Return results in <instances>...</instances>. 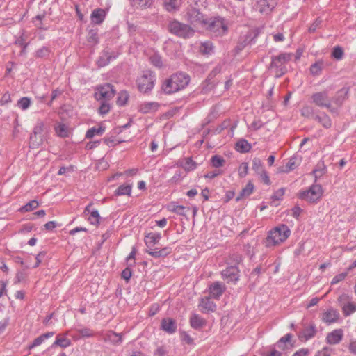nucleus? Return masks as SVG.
I'll use <instances>...</instances> for the list:
<instances>
[{
    "label": "nucleus",
    "instance_id": "nucleus-1",
    "mask_svg": "<svg viewBox=\"0 0 356 356\" xmlns=\"http://www.w3.org/2000/svg\"><path fill=\"white\" fill-rule=\"evenodd\" d=\"M190 76L184 72H177L165 79L161 85L162 91L171 95L185 89L190 83Z\"/></svg>",
    "mask_w": 356,
    "mask_h": 356
},
{
    "label": "nucleus",
    "instance_id": "nucleus-2",
    "mask_svg": "<svg viewBox=\"0 0 356 356\" xmlns=\"http://www.w3.org/2000/svg\"><path fill=\"white\" fill-rule=\"evenodd\" d=\"M291 234V230L286 225H280L271 229L266 239L267 247L279 245L285 241Z\"/></svg>",
    "mask_w": 356,
    "mask_h": 356
},
{
    "label": "nucleus",
    "instance_id": "nucleus-3",
    "mask_svg": "<svg viewBox=\"0 0 356 356\" xmlns=\"http://www.w3.org/2000/svg\"><path fill=\"white\" fill-rule=\"evenodd\" d=\"M311 102L318 107L327 108L332 113H337V108L331 103V97L327 90L314 93L311 96Z\"/></svg>",
    "mask_w": 356,
    "mask_h": 356
},
{
    "label": "nucleus",
    "instance_id": "nucleus-4",
    "mask_svg": "<svg viewBox=\"0 0 356 356\" xmlns=\"http://www.w3.org/2000/svg\"><path fill=\"white\" fill-rule=\"evenodd\" d=\"M168 30L172 33L179 38H188L194 34V30L187 24L177 20H172L168 24Z\"/></svg>",
    "mask_w": 356,
    "mask_h": 356
},
{
    "label": "nucleus",
    "instance_id": "nucleus-5",
    "mask_svg": "<svg viewBox=\"0 0 356 356\" xmlns=\"http://www.w3.org/2000/svg\"><path fill=\"white\" fill-rule=\"evenodd\" d=\"M229 22L220 17H213L208 23V30L215 36H221L227 33Z\"/></svg>",
    "mask_w": 356,
    "mask_h": 356
},
{
    "label": "nucleus",
    "instance_id": "nucleus-6",
    "mask_svg": "<svg viewBox=\"0 0 356 356\" xmlns=\"http://www.w3.org/2000/svg\"><path fill=\"white\" fill-rule=\"evenodd\" d=\"M155 81L156 76L154 72L149 70L144 71L137 80L138 88L140 92L146 93L152 90Z\"/></svg>",
    "mask_w": 356,
    "mask_h": 356
},
{
    "label": "nucleus",
    "instance_id": "nucleus-7",
    "mask_svg": "<svg viewBox=\"0 0 356 356\" xmlns=\"http://www.w3.org/2000/svg\"><path fill=\"white\" fill-rule=\"evenodd\" d=\"M292 54L284 53L278 56H273L270 67L275 69L277 76H280L286 72V64L291 59Z\"/></svg>",
    "mask_w": 356,
    "mask_h": 356
},
{
    "label": "nucleus",
    "instance_id": "nucleus-8",
    "mask_svg": "<svg viewBox=\"0 0 356 356\" xmlns=\"http://www.w3.org/2000/svg\"><path fill=\"white\" fill-rule=\"evenodd\" d=\"M323 188L320 184H313L308 190L300 193V198L310 203H314L321 200L323 195Z\"/></svg>",
    "mask_w": 356,
    "mask_h": 356
},
{
    "label": "nucleus",
    "instance_id": "nucleus-9",
    "mask_svg": "<svg viewBox=\"0 0 356 356\" xmlns=\"http://www.w3.org/2000/svg\"><path fill=\"white\" fill-rule=\"evenodd\" d=\"M115 90L110 83L97 86L95 89V98L99 102H109L115 95Z\"/></svg>",
    "mask_w": 356,
    "mask_h": 356
},
{
    "label": "nucleus",
    "instance_id": "nucleus-10",
    "mask_svg": "<svg viewBox=\"0 0 356 356\" xmlns=\"http://www.w3.org/2000/svg\"><path fill=\"white\" fill-rule=\"evenodd\" d=\"M186 19L195 27H202L207 24L204 15L196 8H191L188 10Z\"/></svg>",
    "mask_w": 356,
    "mask_h": 356
},
{
    "label": "nucleus",
    "instance_id": "nucleus-11",
    "mask_svg": "<svg viewBox=\"0 0 356 356\" xmlns=\"http://www.w3.org/2000/svg\"><path fill=\"white\" fill-rule=\"evenodd\" d=\"M33 145L38 147L46 140L44 131V124L43 122H38L34 127L33 132L30 136Z\"/></svg>",
    "mask_w": 356,
    "mask_h": 356
},
{
    "label": "nucleus",
    "instance_id": "nucleus-12",
    "mask_svg": "<svg viewBox=\"0 0 356 356\" xmlns=\"http://www.w3.org/2000/svg\"><path fill=\"white\" fill-rule=\"evenodd\" d=\"M227 289L224 283L220 281H215L207 287L209 296L213 299L219 300Z\"/></svg>",
    "mask_w": 356,
    "mask_h": 356
},
{
    "label": "nucleus",
    "instance_id": "nucleus-13",
    "mask_svg": "<svg viewBox=\"0 0 356 356\" xmlns=\"http://www.w3.org/2000/svg\"><path fill=\"white\" fill-rule=\"evenodd\" d=\"M177 327V322L173 318L165 317L161 321L160 330L169 335L175 334Z\"/></svg>",
    "mask_w": 356,
    "mask_h": 356
},
{
    "label": "nucleus",
    "instance_id": "nucleus-14",
    "mask_svg": "<svg viewBox=\"0 0 356 356\" xmlns=\"http://www.w3.org/2000/svg\"><path fill=\"white\" fill-rule=\"evenodd\" d=\"M220 274L227 283L236 284L239 280V268H224Z\"/></svg>",
    "mask_w": 356,
    "mask_h": 356
},
{
    "label": "nucleus",
    "instance_id": "nucleus-15",
    "mask_svg": "<svg viewBox=\"0 0 356 356\" xmlns=\"http://www.w3.org/2000/svg\"><path fill=\"white\" fill-rule=\"evenodd\" d=\"M348 92L349 89L343 87L335 93L334 96L331 97V103L333 106L337 108V112L338 111V108L342 106L343 102L348 98Z\"/></svg>",
    "mask_w": 356,
    "mask_h": 356
},
{
    "label": "nucleus",
    "instance_id": "nucleus-16",
    "mask_svg": "<svg viewBox=\"0 0 356 356\" xmlns=\"http://www.w3.org/2000/svg\"><path fill=\"white\" fill-rule=\"evenodd\" d=\"M317 333V327L314 323L305 326L303 330L298 334V339L301 341H307L313 339Z\"/></svg>",
    "mask_w": 356,
    "mask_h": 356
},
{
    "label": "nucleus",
    "instance_id": "nucleus-17",
    "mask_svg": "<svg viewBox=\"0 0 356 356\" xmlns=\"http://www.w3.org/2000/svg\"><path fill=\"white\" fill-rule=\"evenodd\" d=\"M343 330L341 328H338L327 333L325 341L329 345L339 344L343 338Z\"/></svg>",
    "mask_w": 356,
    "mask_h": 356
},
{
    "label": "nucleus",
    "instance_id": "nucleus-18",
    "mask_svg": "<svg viewBox=\"0 0 356 356\" xmlns=\"http://www.w3.org/2000/svg\"><path fill=\"white\" fill-rule=\"evenodd\" d=\"M339 316L340 314L337 309L330 307L323 313L321 320L326 324L330 325L337 322Z\"/></svg>",
    "mask_w": 356,
    "mask_h": 356
},
{
    "label": "nucleus",
    "instance_id": "nucleus-19",
    "mask_svg": "<svg viewBox=\"0 0 356 356\" xmlns=\"http://www.w3.org/2000/svg\"><path fill=\"white\" fill-rule=\"evenodd\" d=\"M66 334H57L54 343L46 350V351H49L51 349L54 348L55 347L59 346L62 348H66L70 347L72 345V341L70 339L66 337Z\"/></svg>",
    "mask_w": 356,
    "mask_h": 356
},
{
    "label": "nucleus",
    "instance_id": "nucleus-20",
    "mask_svg": "<svg viewBox=\"0 0 356 356\" xmlns=\"http://www.w3.org/2000/svg\"><path fill=\"white\" fill-rule=\"evenodd\" d=\"M211 298L209 296L200 299L199 307L202 308V313L214 312L216 310L217 305L213 301L211 300Z\"/></svg>",
    "mask_w": 356,
    "mask_h": 356
},
{
    "label": "nucleus",
    "instance_id": "nucleus-21",
    "mask_svg": "<svg viewBox=\"0 0 356 356\" xmlns=\"http://www.w3.org/2000/svg\"><path fill=\"white\" fill-rule=\"evenodd\" d=\"M189 323L191 327L196 330H200L206 325V321L196 313L191 315Z\"/></svg>",
    "mask_w": 356,
    "mask_h": 356
},
{
    "label": "nucleus",
    "instance_id": "nucleus-22",
    "mask_svg": "<svg viewBox=\"0 0 356 356\" xmlns=\"http://www.w3.org/2000/svg\"><path fill=\"white\" fill-rule=\"evenodd\" d=\"M74 330L76 334L73 335V338L76 340L85 338H90L95 336L94 331L86 327H83L82 328H75Z\"/></svg>",
    "mask_w": 356,
    "mask_h": 356
},
{
    "label": "nucleus",
    "instance_id": "nucleus-23",
    "mask_svg": "<svg viewBox=\"0 0 356 356\" xmlns=\"http://www.w3.org/2000/svg\"><path fill=\"white\" fill-rule=\"evenodd\" d=\"M160 107V104L155 102H148L141 104L139 106V111L143 113H149L156 111Z\"/></svg>",
    "mask_w": 356,
    "mask_h": 356
},
{
    "label": "nucleus",
    "instance_id": "nucleus-24",
    "mask_svg": "<svg viewBox=\"0 0 356 356\" xmlns=\"http://www.w3.org/2000/svg\"><path fill=\"white\" fill-rule=\"evenodd\" d=\"M106 17V12L101 8L95 9L91 14V21L95 24H100Z\"/></svg>",
    "mask_w": 356,
    "mask_h": 356
},
{
    "label": "nucleus",
    "instance_id": "nucleus-25",
    "mask_svg": "<svg viewBox=\"0 0 356 356\" xmlns=\"http://www.w3.org/2000/svg\"><path fill=\"white\" fill-rule=\"evenodd\" d=\"M116 56H113L108 51H104L97 60V64L99 67L107 65L110 61L115 59Z\"/></svg>",
    "mask_w": 356,
    "mask_h": 356
},
{
    "label": "nucleus",
    "instance_id": "nucleus-26",
    "mask_svg": "<svg viewBox=\"0 0 356 356\" xmlns=\"http://www.w3.org/2000/svg\"><path fill=\"white\" fill-rule=\"evenodd\" d=\"M132 186L133 184L131 182H127L122 184L115 191V195L131 196Z\"/></svg>",
    "mask_w": 356,
    "mask_h": 356
},
{
    "label": "nucleus",
    "instance_id": "nucleus-27",
    "mask_svg": "<svg viewBox=\"0 0 356 356\" xmlns=\"http://www.w3.org/2000/svg\"><path fill=\"white\" fill-rule=\"evenodd\" d=\"M161 238V234L160 233L152 232L145 236V242L150 248L158 243Z\"/></svg>",
    "mask_w": 356,
    "mask_h": 356
},
{
    "label": "nucleus",
    "instance_id": "nucleus-28",
    "mask_svg": "<svg viewBox=\"0 0 356 356\" xmlns=\"http://www.w3.org/2000/svg\"><path fill=\"white\" fill-rule=\"evenodd\" d=\"M275 0H260L258 2V8L261 13L270 11L275 6Z\"/></svg>",
    "mask_w": 356,
    "mask_h": 356
},
{
    "label": "nucleus",
    "instance_id": "nucleus-29",
    "mask_svg": "<svg viewBox=\"0 0 356 356\" xmlns=\"http://www.w3.org/2000/svg\"><path fill=\"white\" fill-rule=\"evenodd\" d=\"M300 159L297 156H292L289 159L286 165L281 171L285 173L289 172L296 169L300 165Z\"/></svg>",
    "mask_w": 356,
    "mask_h": 356
},
{
    "label": "nucleus",
    "instance_id": "nucleus-30",
    "mask_svg": "<svg viewBox=\"0 0 356 356\" xmlns=\"http://www.w3.org/2000/svg\"><path fill=\"white\" fill-rule=\"evenodd\" d=\"M123 334L115 331H110L107 334V340L114 346L120 345L123 340Z\"/></svg>",
    "mask_w": 356,
    "mask_h": 356
},
{
    "label": "nucleus",
    "instance_id": "nucleus-31",
    "mask_svg": "<svg viewBox=\"0 0 356 356\" xmlns=\"http://www.w3.org/2000/svg\"><path fill=\"white\" fill-rule=\"evenodd\" d=\"M181 5V0H164L165 9L169 12L177 10Z\"/></svg>",
    "mask_w": 356,
    "mask_h": 356
},
{
    "label": "nucleus",
    "instance_id": "nucleus-32",
    "mask_svg": "<svg viewBox=\"0 0 356 356\" xmlns=\"http://www.w3.org/2000/svg\"><path fill=\"white\" fill-rule=\"evenodd\" d=\"M254 185L251 181H249L245 188L240 192L239 195L236 197V200L239 201L241 199L247 197L250 195L254 191Z\"/></svg>",
    "mask_w": 356,
    "mask_h": 356
},
{
    "label": "nucleus",
    "instance_id": "nucleus-33",
    "mask_svg": "<svg viewBox=\"0 0 356 356\" xmlns=\"http://www.w3.org/2000/svg\"><path fill=\"white\" fill-rule=\"evenodd\" d=\"M105 131V127L100 126L98 128L96 127H92L89 129L86 134V138H92L95 136H101L104 134Z\"/></svg>",
    "mask_w": 356,
    "mask_h": 356
},
{
    "label": "nucleus",
    "instance_id": "nucleus-34",
    "mask_svg": "<svg viewBox=\"0 0 356 356\" xmlns=\"http://www.w3.org/2000/svg\"><path fill=\"white\" fill-rule=\"evenodd\" d=\"M250 145L246 140L241 139L236 143L235 148L238 152L244 153L248 152L250 149Z\"/></svg>",
    "mask_w": 356,
    "mask_h": 356
},
{
    "label": "nucleus",
    "instance_id": "nucleus-35",
    "mask_svg": "<svg viewBox=\"0 0 356 356\" xmlns=\"http://www.w3.org/2000/svg\"><path fill=\"white\" fill-rule=\"evenodd\" d=\"M343 314L345 316H348L356 312V303L348 302L342 307Z\"/></svg>",
    "mask_w": 356,
    "mask_h": 356
},
{
    "label": "nucleus",
    "instance_id": "nucleus-36",
    "mask_svg": "<svg viewBox=\"0 0 356 356\" xmlns=\"http://www.w3.org/2000/svg\"><path fill=\"white\" fill-rule=\"evenodd\" d=\"M28 273L26 271V268H22L19 270L15 275L14 283H20L25 282L27 279Z\"/></svg>",
    "mask_w": 356,
    "mask_h": 356
},
{
    "label": "nucleus",
    "instance_id": "nucleus-37",
    "mask_svg": "<svg viewBox=\"0 0 356 356\" xmlns=\"http://www.w3.org/2000/svg\"><path fill=\"white\" fill-rule=\"evenodd\" d=\"M87 41L92 46L99 42V37L96 30L92 29L88 32Z\"/></svg>",
    "mask_w": 356,
    "mask_h": 356
},
{
    "label": "nucleus",
    "instance_id": "nucleus-38",
    "mask_svg": "<svg viewBox=\"0 0 356 356\" xmlns=\"http://www.w3.org/2000/svg\"><path fill=\"white\" fill-rule=\"evenodd\" d=\"M55 131L56 134L62 138L67 137L68 136L67 127L64 124H59L55 127Z\"/></svg>",
    "mask_w": 356,
    "mask_h": 356
},
{
    "label": "nucleus",
    "instance_id": "nucleus-39",
    "mask_svg": "<svg viewBox=\"0 0 356 356\" xmlns=\"http://www.w3.org/2000/svg\"><path fill=\"white\" fill-rule=\"evenodd\" d=\"M261 356H282V352L277 350L273 345L269 347V350H264L261 354Z\"/></svg>",
    "mask_w": 356,
    "mask_h": 356
},
{
    "label": "nucleus",
    "instance_id": "nucleus-40",
    "mask_svg": "<svg viewBox=\"0 0 356 356\" xmlns=\"http://www.w3.org/2000/svg\"><path fill=\"white\" fill-rule=\"evenodd\" d=\"M100 216L97 210H92L90 212V215L88 218V220L90 224L94 225H98L99 223Z\"/></svg>",
    "mask_w": 356,
    "mask_h": 356
},
{
    "label": "nucleus",
    "instance_id": "nucleus-41",
    "mask_svg": "<svg viewBox=\"0 0 356 356\" xmlns=\"http://www.w3.org/2000/svg\"><path fill=\"white\" fill-rule=\"evenodd\" d=\"M180 339L182 342H185L188 345L191 346L195 344L194 339L186 331H180Z\"/></svg>",
    "mask_w": 356,
    "mask_h": 356
},
{
    "label": "nucleus",
    "instance_id": "nucleus-42",
    "mask_svg": "<svg viewBox=\"0 0 356 356\" xmlns=\"http://www.w3.org/2000/svg\"><path fill=\"white\" fill-rule=\"evenodd\" d=\"M316 119L325 128H329L332 125L331 120L327 115L324 114L323 116H316Z\"/></svg>",
    "mask_w": 356,
    "mask_h": 356
},
{
    "label": "nucleus",
    "instance_id": "nucleus-43",
    "mask_svg": "<svg viewBox=\"0 0 356 356\" xmlns=\"http://www.w3.org/2000/svg\"><path fill=\"white\" fill-rule=\"evenodd\" d=\"M211 161L212 165L216 168L222 166L225 163V159L218 155L213 156L211 157Z\"/></svg>",
    "mask_w": 356,
    "mask_h": 356
},
{
    "label": "nucleus",
    "instance_id": "nucleus-44",
    "mask_svg": "<svg viewBox=\"0 0 356 356\" xmlns=\"http://www.w3.org/2000/svg\"><path fill=\"white\" fill-rule=\"evenodd\" d=\"M31 105V99L29 97H24L19 99L17 102V106L22 110L27 109Z\"/></svg>",
    "mask_w": 356,
    "mask_h": 356
},
{
    "label": "nucleus",
    "instance_id": "nucleus-45",
    "mask_svg": "<svg viewBox=\"0 0 356 356\" xmlns=\"http://www.w3.org/2000/svg\"><path fill=\"white\" fill-rule=\"evenodd\" d=\"M275 348L280 350V351L284 352L289 350L290 346L284 342L282 339H280L275 344L273 345Z\"/></svg>",
    "mask_w": 356,
    "mask_h": 356
},
{
    "label": "nucleus",
    "instance_id": "nucleus-46",
    "mask_svg": "<svg viewBox=\"0 0 356 356\" xmlns=\"http://www.w3.org/2000/svg\"><path fill=\"white\" fill-rule=\"evenodd\" d=\"M213 50V44L210 42H206L201 44L200 51L204 54H209Z\"/></svg>",
    "mask_w": 356,
    "mask_h": 356
},
{
    "label": "nucleus",
    "instance_id": "nucleus-47",
    "mask_svg": "<svg viewBox=\"0 0 356 356\" xmlns=\"http://www.w3.org/2000/svg\"><path fill=\"white\" fill-rule=\"evenodd\" d=\"M169 210L180 216H185L186 207L182 205H172Z\"/></svg>",
    "mask_w": 356,
    "mask_h": 356
},
{
    "label": "nucleus",
    "instance_id": "nucleus-48",
    "mask_svg": "<svg viewBox=\"0 0 356 356\" xmlns=\"http://www.w3.org/2000/svg\"><path fill=\"white\" fill-rule=\"evenodd\" d=\"M252 169L257 173H260L264 170L261 160L258 158H254L252 161Z\"/></svg>",
    "mask_w": 356,
    "mask_h": 356
},
{
    "label": "nucleus",
    "instance_id": "nucleus-49",
    "mask_svg": "<svg viewBox=\"0 0 356 356\" xmlns=\"http://www.w3.org/2000/svg\"><path fill=\"white\" fill-rule=\"evenodd\" d=\"M38 202L36 200H32L22 207L21 211L24 212L31 211L38 207Z\"/></svg>",
    "mask_w": 356,
    "mask_h": 356
},
{
    "label": "nucleus",
    "instance_id": "nucleus-50",
    "mask_svg": "<svg viewBox=\"0 0 356 356\" xmlns=\"http://www.w3.org/2000/svg\"><path fill=\"white\" fill-rule=\"evenodd\" d=\"M136 254V249L135 247L132 248V250L129 255L127 257V267H132L135 264V257Z\"/></svg>",
    "mask_w": 356,
    "mask_h": 356
},
{
    "label": "nucleus",
    "instance_id": "nucleus-51",
    "mask_svg": "<svg viewBox=\"0 0 356 356\" xmlns=\"http://www.w3.org/2000/svg\"><path fill=\"white\" fill-rule=\"evenodd\" d=\"M128 99H129L128 93L125 91H122L119 93V95H118V99H117V104L119 106H124L127 103Z\"/></svg>",
    "mask_w": 356,
    "mask_h": 356
},
{
    "label": "nucleus",
    "instance_id": "nucleus-52",
    "mask_svg": "<svg viewBox=\"0 0 356 356\" xmlns=\"http://www.w3.org/2000/svg\"><path fill=\"white\" fill-rule=\"evenodd\" d=\"M150 63L156 67H161L163 63L161 58L158 54H154L149 57Z\"/></svg>",
    "mask_w": 356,
    "mask_h": 356
},
{
    "label": "nucleus",
    "instance_id": "nucleus-53",
    "mask_svg": "<svg viewBox=\"0 0 356 356\" xmlns=\"http://www.w3.org/2000/svg\"><path fill=\"white\" fill-rule=\"evenodd\" d=\"M326 172V168L323 165L322 167H319L313 170L312 173L315 177V182L317 181Z\"/></svg>",
    "mask_w": 356,
    "mask_h": 356
},
{
    "label": "nucleus",
    "instance_id": "nucleus-54",
    "mask_svg": "<svg viewBox=\"0 0 356 356\" xmlns=\"http://www.w3.org/2000/svg\"><path fill=\"white\" fill-rule=\"evenodd\" d=\"M44 341L42 337V335L40 334V336L36 337L31 343L28 345L27 348L29 350H32L35 347L40 346Z\"/></svg>",
    "mask_w": 356,
    "mask_h": 356
},
{
    "label": "nucleus",
    "instance_id": "nucleus-55",
    "mask_svg": "<svg viewBox=\"0 0 356 356\" xmlns=\"http://www.w3.org/2000/svg\"><path fill=\"white\" fill-rule=\"evenodd\" d=\"M196 166V163L194 161H193L191 158H187L183 167L186 170L191 171L195 169Z\"/></svg>",
    "mask_w": 356,
    "mask_h": 356
},
{
    "label": "nucleus",
    "instance_id": "nucleus-56",
    "mask_svg": "<svg viewBox=\"0 0 356 356\" xmlns=\"http://www.w3.org/2000/svg\"><path fill=\"white\" fill-rule=\"evenodd\" d=\"M49 50L46 47H42V48L38 49L35 51V56L38 58H45V57L49 56Z\"/></svg>",
    "mask_w": 356,
    "mask_h": 356
},
{
    "label": "nucleus",
    "instance_id": "nucleus-57",
    "mask_svg": "<svg viewBox=\"0 0 356 356\" xmlns=\"http://www.w3.org/2000/svg\"><path fill=\"white\" fill-rule=\"evenodd\" d=\"M111 106L108 102H101V106L99 108V113L101 115H105L109 112Z\"/></svg>",
    "mask_w": 356,
    "mask_h": 356
},
{
    "label": "nucleus",
    "instance_id": "nucleus-58",
    "mask_svg": "<svg viewBox=\"0 0 356 356\" xmlns=\"http://www.w3.org/2000/svg\"><path fill=\"white\" fill-rule=\"evenodd\" d=\"M47 253L44 252H40L36 257V266L39 265H47V259H46Z\"/></svg>",
    "mask_w": 356,
    "mask_h": 356
},
{
    "label": "nucleus",
    "instance_id": "nucleus-59",
    "mask_svg": "<svg viewBox=\"0 0 356 356\" xmlns=\"http://www.w3.org/2000/svg\"><path fill=\"white\" fill-rule=\"evenodd\" d=\"M133 275V272L131 271V268H124L121 273V277L128 283L131 277Z\"/></svg>",
    "mask_w": 356,
    "mask_h": 356
},
{
    "label": "nucleus",
    "instance_id": "nucleus-60",
    "mask_svg": "<svg viewBox=\"0 0 356 356\" xmlns=\"http://www.w3.org/2000/svg\"><path fill=\"white\" fill-rule=\"evenodd\" d=\"M248 163L247 162L242 163L238 168V175L241 177H244L247 175L248 172Z\"/></svg>",
    "mask_w": 356,
    "mask_h": 356
},
{
    "label": "nucleus",
    "instance_id": "nucleus-61",
    "mask_svg": "<svg viewBox=\"0 0 356 356\" xmlns=\"http://www.w3.org/2000/svg\"><path fill=\"white\" fill-rule=\"evenodd\" d=\"M168 353V350L166 346H161L154 351V356H165Z\"/></svg>",
    "mask_w": 356,
    "mask_h": 356
},
{
    "label": "nucleus",
    "instance_id": "nucleus-62",
    "mask_svg": "<svg viewBox=\"0 0 356 356\" xmlns=\"http://www.w3.org/2000/svg\"><path fill=\"white\" fill-rule=\"evenodd\" d=\"M161 309V307L157 303H154L151 305L148 311V316L152 317L155 316Z\"/></svg>",
    "mask_w": 356,
    "mask_h": 356
},
{
    "label": "nucleus",
    "instance_id": "nucleus-63",
    "mask_svg": "<svg viewBox=\"0 0 356 356\" xmlns=\"http://www.w3.org/2000/svg\"><path fill=\"white\" fill-rule=\"evenodd\" d=\"M332 348L328 346H324L321 350H318L315 356H331Z\"/></svg>",
    "mask_w": 356,
    "mask_h": 356
},
{
    "label": "nucleus",
    "instance_id": "nucleus-64",
    "mask_svg": "<svg viewBox=\"0 0 356 356\" xmlns=\"http://www.w3.org/2000/svg\"><path fill=\"white\" fill-rule=\"evenodd\" d=\"M332 55L337 60H341L343 55V51L341 47H335L332 51Z\"/></svg>",
    "mask_w": 356,
    "mask_h": 356
}]
</instances>
